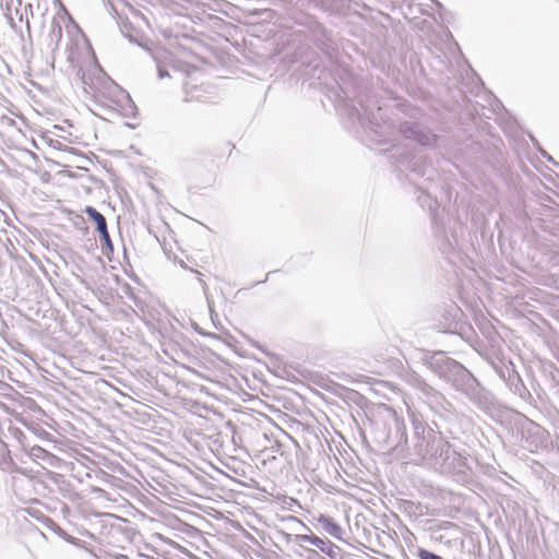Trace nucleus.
I'll return each mask as SVG.
<instances>
[{"instance_id":"1","label":"nucleus","mask_w":559,"mask_h":559,"mask_svg":"<svg viewBox=\"0 0 559 559\" xmlns=\"http://www.w3.org/2000/svg\"><path fill=\"white\" fill-rule=\"evenodd\" d=\"M85 93L90 94L97 103L109 106L117 92V86L99 73H83Z\"/></svg>"},{"instance_id":"2","label":"nucleus","mask_w":559,"mask_h":559,"mask_svg":"<svg viewBox=\"0 0 559 559\" xmlns=\"http://www.w3.org/2000/svg\"><path fill=\"white\" fill-rule=\"evenodd\" d=\"M84 212L96 224V228L100 235V241L111 248V240H110L109 233L107 230V223H106V218L104 217V215L100 214L98 211H96L92 206H86Z\"/></svg>"},{"instance_id":"3","label":"nucleus","mask_w":559,"mask_h":559,"mask_svg":"<svg viewBox=\"0 0 559 559\" xmlns=\"http://www.w3.org/2000/svg\"><path fill=\"white\" fill-rule=\"evenodd\" d=\"M317 521L322 525L323 530L326 533H329L331 536H333L335 538L341 537L342 528L337 523L334 522L333 519H331L324 514H320L317 518Z\"/></svg>"},{"instance_id":"4","label":"nucleus","mask_w":559,"mask_h":559,"mask_svg":"<svg viewBox=\"0 0 559 559\" xmlns=\"http://www.w3.org/2000/svg\"><path fill=\"white\" fill-rule=\"evenodd\" d=\"M296 539L299 542L310 543L311 545L318 547L319 549L324 550L325 542L313 534H299L296 535Z\"/></svg>"},{"instance_id":"5","label":"nucleus","mask_w":559,"mask_h":559,"mask_svg":"<svg viewBox=\"0 0 559 559\" xmlns=\"http://www.w3.org/2000/svg\"><path fill=\"white\" fill-rule=\"evenodd\" d=\"M417 556L419 559H443L442 557H440L429 550H426L424 548L418 549Z\"/></svg>"},{"instance_id":"6","label":"nucleus","mask_w":559,"mask_h":559,"mask_svg":"<svg viewBox=\"0 0 559 559\" xmlns=\"http://www.w3.org/2000/svg\"><path fill=\"white\" fill-rule=\"evenodd\" d=\"M56 26H57L56 36L58 37V39H60L62 36V28L59 24H56Z\"/></svg>"}]
</instances>
